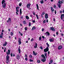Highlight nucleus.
<instances>
[{
    "instance_id": "obj_62",
    "label": "nucleus",
    "mask_w": 64,
    "mask_h": 64,
    "mask_svg": "<svg viewBox=\"0 0 64 64\" xmlns=\"http://www.w3.org/2000/svg\"><path fill=\"white\" fill-rule=\"evenodd\" d=\"M8 37H9V39L11 38V36H9Z\"/></svg>"
},
{
    "instance_id": "obj_7",
    "label": "nucleus",
    "mask_w": 64,
    "mask_h": 64,
    "mask_svg": "<svg viewBox=\"0 0 64 64\" xmlns=\"http://www.w3.org/2000/svg\"><path fill=\"white\" fill-rule=\"evenodd\" d=\"M61 18L62 20V19H63L62 18H64V14H61Z\"/></svg>"
},
{
    "instance_id": "obj_30",
    "label": "nucleus",
    "mask_w": 64,
    "mask_h": 64,
    "mask_svg": "<svg viewBox=\"0 0 64 64\" xmlns=\"http://www.w3.org/2000/svg\"><path fill=\"white\" fill-rule=\"evenodd\" d=\"M58 3H59V4H61V1L60 0H59L58 1Z\"/></svg>"
},
{
    "instance_id": "obj_49",
    "label": "nucleus",
    "mask_w": 64,
    "mask_h": 64,
    "mask_svg": "<svg viewBox=\"0 0 64 64\" xmlns=\"http://www.w3.org/2000/svg\"><path fill=\"white\" fill-rule=\"evenodd\" d=\"M8 52L10 53V50H8Z\"/></svg>"
},
{
    "instance_id": "obj_56",
    "label": "nucleus",
    "mask_w": 64,
    "mask_h": 64,
    "mask_svg": "<svg viewBox=\"0 0 64 64\" xmlns=\"http://www.w3.org/2000/svg\"><path fill=\"white\" fill-rule=\"evenodd\" d=\"M54 11V13L55 14H56V10H55Z\"/></svg>"
},
{
    "instance_id": "obj_48",
    "label": "nucleus",
    "mask_w": 64,
    "mask_h": 64,
    "mask_svg": "<svg viewBox=\"0 0 64 64\" xmlns=\"http://www.w3.org/2000/svg\"><path fill=\"white\" fill-rule=\"evenodd\" d=\"M16 10L17 12H19V11L18 10L17 8H16Z\"/></svg>"
},
{
    "instance_id": "obj_15",
    "label": "nucleus",
    "mask_w": 64,
    "mask_h": 64,
    "mask_svg": "<svg viewBox=\"0 0 64 64\" xmlns=\"http://www.w3.org/2000/svg\"><path fill=\"white\" fill-rule=\"evenodd\" d=\"M4 3H5V0H2V4H4Z\"/></svg>"
},
{
    "instance_id": "obj_46",
    "label": "nucleus",
    "mask_w": 64,
    "mask_h": 64,
    "mask_svg": "<svg viewBox=\"0 0 64 64\" xmlns=\"http://www.w3.org/2000/svg\"><path fill=\"white\" fill-rule=\"evenodd\" d=\"M42 15H44L45 14V12H43L42 13Z\"/></svg>"
},
{
    "instance_id": "obj_60",
    "label": "nucleus",
    "mask_w": 64,
    "mask_h": 64,
    "mask_svg": "<svg viewBox=\"0 0 64 64\" xmlns=\"http://www.w3.org/2000/svg\"><path fill=\"white\" fill-rule=\"evenodd\" d=\"M6 52V48H5L4 50V52Z\"/></svg>"
},
{
    "instance_id": "obj_33",
    "label": "nucleus",
    "mask_w": 64,
    "mask_h": 64,
    "mask_svg": "<svg viewBox=\"0 0 64 64\" xmlns=\"http://www.w3.org/2000/svg\"><path fill=\"white\" fill-rule=\"evenodd\" d=\"M10 52H6V54L7 55H10Z\"/></svg>"
},
{
    "instance_id": "obj_63",
    "label": "nucleus",
    "mask_w": 64,
    "mask_h": 64,
    "mask_svg": "<svg viewBox=\"0 0 64 64\" xmlns=\"http://www.w3.org/2000/svg\"><path fill=\"white\" fill-rule=\"evenodd\" d=\"M42 38H43V39H44V38H45V37H44V36H42Z\"/></svg>"
},
{
    "instance_id": "obj_43",
    "label": "nucleus",
    "mask_w": 64,
    "mask_h": 64,
    "mask_svg": "<svg viewBox=\"0 0 64 64\" xmlns=\"http://www.w3.org/2000/svg\"><path fill=\"white\" fill-rule=\"evenodd\" d=\"M10 56H11V57H12V56H13V53H11L10 54Z\"/></svg>"
},
{
    "instance_id": "obj_44",
    "label": "nucleus",
    "mask_w": 64,
    "mask_h": 64,
    "mask_svg": "<svg viewBox=\"0 0 64 64\" xmlns=\"http://www.w3.org/2000/svg\"><path fill=\"white\" fill-rule=\"evenodd\" d=\"M43 14H41V17H42V18H44V17H43Z\"/></svg>"
},
{
    "instance_id": "obj_20",
    "label": "nucleus",
    "mask_w": 64,
    "mask_h": 64,
    "mask_svg": "<svg viewBox=\"0 0 64 64\" xmlns=\"http://www.w3.org/2000/svg\"><path fill=\"white\" fill-rule=\"evenodd\" d=\"M36 7L37 8V9L38 10H39V6H38V5L37 4L36 5Z\"/></svg>"
},
{
    "instance_id": "obj_4",
    "label": "nucleus",
    "mask_w": 64,
    "mask_h": 64,
    "mask_svg": "<svg viewBox=\"0 0 64 64\" xmlns=\"http://www.w3.org/2000/svg\"><path fill=\"white\" fill-rule=\"evenodd\" d=\"M48 14L47 13H46L45 14V18L46 19H48Z\"/></svg>"
},
{
    "instance_id": "obj_26",
    "label": "nucleus",
    "mask_w": 64,
    "mask_h": 64,
    "mask_svg": "<svg viewBox=\"0 0 64 64\" xmlns=\"http://www.w3.org/2000/svg\"><path fill=\"white\" fill-rule=\"evenodd\" d=\"M46 45H47V46H48V47H49V44H48V42L46 43Z\"/></svg>"
},
{
    "instance_id": "obj_10",
    "label": "nucleus",
    "mask_w": 64,
    "mask_h": 64,
    "mask_svg": "<svg viewBox=\"0 0 64 64\" xmlns=\"http://www.w3.org/2000/svg\"><path fill=\"white\" fill-rule=\"evenodd\" d=\"M6 4L4 3V4L2 5V6L3 8H5L6 7Z\"/></svg>"
},
{
    "instance_id": "obj_59",
    "label": "nucleus",
    "mask_w": 64,
    "mask_h": 64,
    "mask_svg": "<svg viewBox=\"0 0 64 64\" xmlns=\"http://www.w3.org/2000/svg\"><path fill=\"white\" fill-rule=\"evenodd\" d=\"M33 41V38H32V39L31 40V41L32 42V41Z\"/></svg>"
},
{
    "instance_id": "obj_55",
    "label": "nucleus",
    "mask_w": 64,
    "mask_h": 64,
    "mask_svg": "<svg viewBox=\"0 0 64 64\" xmlns=\"http://www.w3.org/2000/svg\"><path fill=\"white\" fill-rule=\"evenodd\" d=\"M45 22H46V20H44L43 21V22L44 23H45Z\"/></svg>"
},
{
    "instance_id": "obj_24",
    "label": "nucleus",
    "mask_w": 64,
    "mask_h": 64,
    "mask_svg": "<svg viewBox=\"0 0 64 64\" xmlns=\"http://www.w3.org/2000/svg\"><path fill=\"white\" fill-rule=\"evenodd\" d=\"M18 53L19 54H20V53H21V51L20 50V48H19L18 49Z\"/></svg>"
},
{
    "instance_id": "obj_14",
    "label": "nucleus",
    "mask_w": 64,
    "mask_h": 64,
    "mask_svg": "<svg viewBox=\"0 0 64 64\" xmlns=\"http://www.w3.org/2000/svg\"><path fill=\"white\" fill-rule=\"evenodd\" d=\"M35 45H36V46H34V48H36L37 47V44L36 43H35Z\"/></svg>"
},
{
    "instance_id": "obj_36",
    "label": "nucleus",
    "mask_w": 64,
    "mask_h": 64,
    "mask_svg": "<svg viewBox=\"0 0 64 64\" xmlns=\"http://www.w3.org/2000/svg\"><path fill=\"white\" fill-rule=\"evenodd\" d=\"M30 62H33V60H32L31 59H30L29 60Z\"/></svg>"
},
{
    "instance_id": "obj_34",
    "label": "nucleus",
    "mask_w": 64,
    "mask_h": 64,
    "mask_svg": "<svg viewBox=\"0 0 64 64\" xmlns=\"http://www.w3.org/2000/svg\"><path fill=\"white\" fill-rule=\"evenodd\" d=\"M10 34L11 36H12L13 35V32H11L10 33Z\"/></svg>"
},
{
    "instance_id": "obj_11",
    "label": "nucleus",
    "mask_w": 64,
    "mask_h": 64,
    "mask_svg": "<svg viewBox=\"0 0 64 64\" xmlns=\"http://www.w3.org/2000/svg\"><path fill=\"white\" fill-rule=\"evenodd\" d=\"M4 44H3V46H6L7 44V42H4Z\"/></svg>"
},
{
    "instance_id": "obj_41",
    "label": "nucleus",
    "mask_w": 64,
    "mask_h": 64,
    "mask_svg": "<svg viewBox=\"0 0 64 64\" xmlns=\"http://www.w3.org/2000/svg\"><path fill=\"white\" fill-rule=\"evenodd\" d=\"M44 55L46 56V57H47V53H44Z\"/></svg>"
},
{
    "instance_id": "obj_54",
    "label": "nucleus",
    "mask_w": 64,
    "mask_h": 64,
    "mask_svg": "<svg viewBox=\"0 0 64 64\" xmlns=\"http://www.w3.org/2000/svg\"><path fill=\"white\" fill-rule=\"evenodd\" d=\"M60 13H62V10H60Z\"/></svg>"
},
{
    "instance_id": "obj_23",
    "label": "nucleus",
    "mask_w": 64,
    "mask_h": 64,
    "mask_svg": "<svg viewBox=\"0 0 64 64\" xmlns=\"http://www.w3.org/2000/svg\"><path fill=\"white\" fill-rule=\"evenodd\" d=\"M3 37V35H2V34H0V38H1V39Z\"/></svg>"
},
{
    "instance_id": "obj_9",
    "label": "nucleus",
    "mask_w": 64,
    "mask_h": 64,
    "mask_svg": "<svg viewBox=\"0 0 64 64\" xmlns=\"http://www.w3.org/2000/svg\"><path fill=\"white\" fill-rule=\"evenodd\" d=\"M62 46H60L58 47V49L59 50H60V49H62Z\"/></svg>"
},
{
    "instance_id": "obj_57",
    "label": "nucleus",
    "mask_w": 64,
    "mask_h": 64,
    "mask_svg": "<svg viewBox=\"0 0 64 64\" xmlns=\"http://www.w3.org/2000/svg\"><path fill=\"white\" fill-rule=\"evenodd\" d=\"M56 34L57 35H58V32H56Z\"/></svg>"
},
{
    "instance_id": "obj_18",
    "label": "nucleus",
    "mask_w": 64,
    "mask_h": 64,
    "mask_svg": "<svg viewBox=\"0 0 64 64\" xmlns=\"http://www.w3.org/2000/svg\"><path fill=\"white\" fill-rule=\"evenodd\" d=\"M36 29V27H35L34 26H33L32 29V30H34V29Z\"/></svg>"
},
{
    "instance_id": "obj_51",
    "label": "nucleus",
    "mask_w": 64,
    "mask_h": 64,
    "mask_svg": "<svg viewBox=\"0 0 64 64\" xmlns=\"http://www.w3.org/2000/svg\"><path fill=\"white\" fill-rule=\"evenodd\" d=\"M40 49H41L42 50V49H43V48L42 46L40 47Z\"/></svg>"
},
{
    "instance_id": "obj_38",
    "label": "nucleus",
    "mask_w": 64,
    "mask_h": 64,
    "mask_svg": "<svg viewBox=\"0 0 64 64\" xmlns=\"http://www.w3.org/2000/svg\"><path fill=\"white\" fill-rule=\"evenodd\" d=\"M24 29L26 31H27V27H26L25 28H24Z\"/></svg>"
},
{
    "instance_id": "obj_31",
    "label": "nucleus",
    "mask_w": 64,
    "mask_h": 64,
    "mask_svg": "<svg viewBox=\"0 0 64 64\" xmlns=\"http://www.w3.org/2000/svg\"><path fill=\"white\" fill-rule=\"evenodd\" d=\"M22 5V2H21L19 4V6L20 7Z\"/></svg>"
},
{
    "instance_id": "obj_13",
    "label": "nucleus",
    "mask_w": 64,
    "mask_h": 64,
    "mask_svg": "<svg viewBox=\"0 0 64 64\" xmlns=\"http://www.w3.org/2000/svg\"><path fill=\"white\" fill-rule=\"evenodd\" d=\"M51 10L52 11V13H53V11H54V10L53 8H52V7H51Z\"/></svg>"
},
{
    "instance_id": "obj_32",
    "label": "nucleus",
    "mask_w": 64,
    "mask_h": 64,
    "mask_svg": "<svg viewBox=\"0 0 64 64\" xmlns=\"http://www.w3.org/2000/svg\"><path fill=\"white\" fill-rule=\"evenodd\" d=\"M40 2V3H41V4H43L44 2V1L43 0H41Z\"/></svg>"
},
{
    "instance_id": "obj_5",
    "label": "nucleus",
    "mask_w": 64,
    "mask_h": 64,
    "mask_svg": "<svg viewBox=\"0 0 64 64\" xmlns=\"http://www.w3.org/2000/svg\"><path fill=\"white\" fill-rule=\"evenodd\" d=\"M11 21V18H8V20H7L6 22L7 23H9V22H10Z\"/></svg>"
},
{
    "instance_id": "obj_22",
    "label": "nucleus",
    "mask_w": 64,
    "mask_h": 64,
    "mask_svg": "<svg viewBox=\"0 0 64 64\" xmlns=\"http://www.w3.org/2000/svg\"><path fill=\"white\" fill-rule=\"evenodd\" d=\"M50 42H53L54 40H53L52 38H50Z\"/></svg>"
},
{
    "instance_id": "obj_6",
    "label": "nucleus",
    "mask_w": 64,
    "mask_h": 64,
    "mask_svg": "<svg viewBox=\"0 0 64 64\" xmlns=\"http://www.w3.org/2000/svg\"><path fill=\"white\" fill-rule=\"evenodd\" d=\"M46 34H47L46 35V36H49L50 35V33L48 32H46L45 34L46 35Z\"/></svg>"
},
{
    "instance_id": "obj_17",
    "label": "nucleus",
    "mask_w": 64,
    "mask_h": 64,
    "mask_svg": "<svg viewBox=\"0 0 64 64\" xmlns=\"http://www.w3.org/2000/svg\"><path fill=\"white\" fill-rule=\"evenodd\" d=\"M30 4H27V7L28 8H30Z\"/></svg>"
},
{
    "instance_id": "obj_21",
    "label": "nucleus",
    "mask_w": 64,
    "mask_h": 64,
    "mask_svg": "<svg viewBox=\"0 0 64 64\" xmlns=\"http://www.w3.org/2000/svg\"><path fill=\"white\" fill-rule=\"evenodd\" d=\"M26 19H29V17H28V16H26Z\"/></svg>"
},
{
    "instance_id": "obj_47",
    "label": "nucleus",
    "mask_w": 64,
    "mask_h": 64,
    "mask_svg": "<svg viewBox=\"0 0 64 64\" xmlns=\"http://www.w3.org/2000/svg\"><path fill=\"white\" fill-rule=\"evenodd\" d=\"M53 62V60H50V63H52Z\"/></svg>"
},
{
    "instance_id": "obj_64",
    "label": "nucleus",
    "mask_w": 64,
    "mask_h": 64,
    "mask_svg": "<svg viewBox=\"0 0 64 64\" xmlns=\"http://www.w3.org/2000/svg\"><path fill=\"white\" fill-rule=\"evenodd\" d=\"M54 8H56V6L55 5L54 6Z\"/></svg>"
},
{
    "instance_id": "obj_27",
    "label": "nucleus",
    "mask_w": 64,
    "mask_h": 64,
    "mask_svg": "<svg viewBox=\"0 0 64 64\" xmlns=\"http://www.w3.org/2000/svg\"><path fill=\"white\" fill-rule=\"evenodd\" d=\"M19 42V45H21V41H18Z\"/></svg>"
},
{
    "instance_id": "obj_12",
    "label": "nucleus",
    "mask_w": 64,
    "mask_h": 64,
    "mask_svg": "<svg viewBox=\"0 0 64 64\" xmlns=\"http://www.w3.org/2000/svg\"><path fill=\"white\" fill-rule=\"evenodd\" d=\"M50 29H51L52 31H55V29H54V28L53 27H51Z\"/></svg>"
},
{
    "instance_id": "obj_52",
    "label": "nucleus",
    "mask_w": 64,
    "mask_h": 64,
    "mask_svg": "<svg viewBox=\"0 0 64 64\" xmlns=\"http://www.w3.org/2000/svg\"><path fill=\"white\" fill-rule=\"evenodd\" d=\"M28 25H29V26H31V22H29V24Z\"/></svg>"
},
{
    "instance_id": "obj_37",
    "label": "nucleus",
    "mask_w": 64,
    "mask_h": 64,
    "mask_svg": "<svg viewBox=\"0 0 64 64\" xmlns=\"http://www.w3.org/2000/svg\"><path fill=\"white\" fill-rule=\"evenodd\" d=\"M37 62H38V63H40V60H37Z\"/></svg>"
},
{
    "instance_id": "obj_50",
    "label": "nucleus",
    "mask_w": 64,
    "mask_h": 64,
    "mask_svg": "<svg viewBox=\"0 0 64 64\" xmlns=\"http://www.w3.org/2000/svg\"><path fill=\"white\" fill-rule=\"evenodd\" d=\"M16 8L17 9H19V8H20V7H19V6H18V7H16Z\"/></svg>"
},
{
    "instance_id": "obj_16",
    "label": "nucleus",
    "mask_w": 64,
    "mask_h": 64,
    "mask_svg": "<svg viewBox=\"0 0 64 64\" xmlns=\"http://www.w3.org/2000/svg\"><path fill=\"white\" fill-rule=\"evenodd\" d=\"M33 54L35 56H36V55H37V53H35V52L34 51H33Z\"/></svg>"
},
{
    "instance_id": "obj_2",
    "label": "nucleus",
    "mask_w": 64,
    "mask_h": 64,
    "mask_svg": "<svg viewBox=\"0 0 64 64\" xmlns=\"http://www.w3.org/2000/svg\"><path fill=\"white\" fill-rule=\"evenodd\" d=\"M6 60L8 61L6 62L7 63H8L9 61V56L8 55H7L6 56Z\"/></svg>"
},
{
    "instance_id": "obj_61",
    "label": "nucleus",
    "mask_w": 64,
    "mask_h": 64,
    "mask_svg": "<svg viewBox=\"0 0 64 64\" xmlns=\"http://www.w3.org/2000/svg\"><path fill=\"white\" fill-rule=\"evenodd\" d=\"M32 22L34 23H35V20H32Z\"/></svg>"
},
{
    "instance_id": "obj_29",
    "label": "nucleus",
    "mask_w": 64,
    "mask_h": 64,
    "mask_svg": "<svg viewBox=\"0 0 64 64\" xmlns=\"http://www.w3.org/2000/svg\"><path fill=\"white\" fill-rule=\"evenodd\" d=\"M20 15L22 14V10H21V9H20Z\"/></svg>"
},
{
    "instance_id": "obj_25",
    "label": "nucleus",
    "mask_w": 64,
    "mask_h": 64,
    "mask_svg": "<svg viewBox=\"0 0 64 64\" xmlns=\"http://www.w3.org/2000/svg\"><path fill=\"white\" fill-rule=\"evenodd\" d=\"M23 23L24 24H26V21L25 20H24L23 22Z\"/></svg>"
},
{
    "instance_id": "obj_53",
    "label": "nucleus",
    "mask_w": 64,
    "mask_h": 64,
    "mask_svg": "<svg viewBox=\"0 0 64 64\" xmlns=\"http://www.w3.org/2000/svg\"><path fill=\"white\" fill-rule=\"evenodd\" d=\"M25 60L26 61H27V60H28V58H25Z\"/></svg>"
},
{
    "instance_id": "obj_1",
    "label": "nucleus",
    "mask_w": 64,
    "mask_h": 64,
    "mask_svg": "<svg viewBox=\"0 0 64 64\" xmlns=\"http://www.w3.org/2000/svg\"><path fill=\"white\" fill-rule=\"evenodd\" d=\"M49 51V48L48 46H47L46 48L44 49V52H47Z\"/></svg>"
},
{
    "instance_id": "obj_28",
    "label": "nucleus",
    "mask_w": 64,
    "mask_h": 64,
    "mask_svg": "<svg viewBox=\"0 0 64 64\" xmlns=\"http://www.w3.org/2000/svg\"><path fill=\"white\" fill-rule=\"evenodd\" d=\"M61 5L60 4L58 5V6L59 8H61Z\"/></svg>"
},
{
    "instance_id": "obj_39",
    "label": "nucleus",
    "mask_w": 64,
    "mask_h": 64,
    "mask_svg": "<svg viewBox=\"0 0 64 64\" xmlns=\"http://www.w3.org/2000/svg\"><path fill=\"white\" fill-rule=\"evenodd\" d=\"M36 16L37 17V19H39V17H38V15L37 14L36 15Z\"/></svg>"
},
{
    "instance_id": "obj_58",
    "label": "nucleus",
    "mask_w": 64,
    "mask_h": 64,
    "mask_svg": "<svg viewBox=\"0 0 64 64\" xmlns=\"http://www.w3.org/2000/svg\"><path fill=\"white\" fill-rule=\"evenodd\" d=\"M25 56L26 57V58H27V54H25Z\"/></svg>"
},
{
    "instance_id": "obj_35",
    "label": "nucleus",
    "mask_w": 64,
    "mask_h": 64,
    "mask_svg": "<svg viewBox=\"0 0 64 64\" xmlns=\"http://www.w3.org/2000/svg\"><path fill=\"white\" fill-rule=\"evenodd\" d=\"M18 41H21V38H18Z\"/></svg>"
},
{
    "instance_id": "obj_45",
    "label": "nucleus",
    "mask_w": 64,
    "mask_h": 64,
    "mask_svg": "<svg viewBox=\"0 0 64 64\" xmlns=\"http://www.w3.org/2000/svg\"><path fill=\"white\" fill-rule=\"evenodd\" d=\"M41 39H41V37L40 36L39 38V40H41Z\"/></svg>"
},
{
    "instance_id": "obj_40",
    "label": "nucleus",
    "mask_w": 64,
    "mask_h": 64,
    "mask_svg": "<svg viewBox=\"0 0 64 64\" xmlns=\"http://www.w3.org/2000/svg\"><path fill=\"white\" fill-rule=\"evenodd\" d=\"M29 57L30 58H33V56H32V55L31 54L29 56Z\"/></svg>"
},
{
    "instance_id": "obj_8",
    "label": "nucleus",
    "mask_w": 64,
    "mask_h": 64,
    "mask_svg": "<svg viewBox=\"0 0 64 64\" xmlns=\"http://www.w3.org/2000/svg\"><path fill=\"white\" fill-rule=\"evenodd\" d=\"M46 58H44V59H42L41 60V61H42L43 62H44L46 61Z\"/></svg>"
},
{
    "instance_id": "obj_3",
    "label": "nucleus",
    "mask_w": 64,
    "mask_h": 64,
    "mask_svg": "<svg viewBox=\"0 0 64 64\" xmlns=\"http://www.w3.org/2000/svg\"><path fill=\"white\" fill-rule=\"evenodd\" d=\"M16 58L17 60H19L20 59V55H19V54H17Z\"/></svg>"
},
{
    "instance_id": "obj_42",
    "label": "nucleus",
    "mask_w": 64,
    "mask_h": 64,
    "mask_svg": "<svg viewBox=\"0 0 64 64\" xmlns=\"http://www.w3.org/2000/svg\"><path fill=\"white\" fill-rule=\"evenodd\" d=\"M20 19H23V16H20Z\"/></svg>"
},
{
    "instance_id": "obj_19",
    "label": "nucleus",
    "mask_w": 64,
    "mask_h": 64,
    "mask_svg": "<svg viewBox=\"0 0 64 64\" xmlns=\"http://www.w3.org/2000/svg\"><path fill=\"white\" fill-rule=\"evenodd\" d=\"M41 56L42 58H45V56H44V55L43 54H42L41 55Z\"/></svg>"
}]
</instances>
